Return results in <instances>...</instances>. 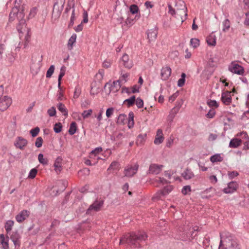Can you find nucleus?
Returning a JSON list of instances; mask_svg holds the SVG:
<instances>
[{"label":"nucleus","instance_id":"nucleus-36","mask_svg":"<svg viewBox=\"0 0 249 249\" xmlns=\"http://www.w3.org/2000/svg\"><path fill=\"white\" fill-rule=\"evenodd\" d=\"M62 129V125L61 123L55 124L53 126V130L56 133H59Z\"/></svg>","mask_w":249,"mask_h":249},{"label":"nucleus","instance_id":"nucleus-59","mask_svg":"<svg viewBox=\"0 0 249 249\" xmlns=\"http://www.w3.org/2000/svg\"><path fill=\"white\" fill-rule=\"evenodd\" d=\"M83 19L81 22L82 23H86L88 22V14L86 11L84 10L83 12Z\"/></svg>","mask_w":249,"mask_h":249},{"label":"nucleus","instance_id":"nucleus-47","mask_svg":"<svg viewBox=\"0 0 249 249\" xmlns=\"http://www.w3.org/2000/svg\"><path fill=\"white\" fill-rule=\"evenodd\" d=\"M39 131V128L38 127H36L33 129H32L30 130V133L33 137H35L38 135Z\"/></svg>","mask_w":249,"mask_h":249},{"label":"nucleus","instance_id":"nucleus-30","mask_svg":"<svg viewBox=\"0 0 249 249\" xmlns=\"http://www.w3.org/2000/svg\"><path fill=\"white\" fill-rule=\"evenodd\" d=\"M73 10L72 11L71 16L70 18V21L68 25V27L69 28H71L74 24V21L75 19V9H74V4H72V6Z\"/></svg>","mask_w":249,"mask_h":249},{"label":"nucleus","instance_id":"nucleus-15","mask_svg":"<svg viewBox=\"0 0 249 249\" xmlns=\"http://www.w3.org/2000/svg\"><path fill=\"white\" fill-rule=\"evenodd\" d=\"M21 10L22 9H20L19 6H18L17 5L13 8L9 14V20L11 21H13L16 16L17 17L18 19L19 18H18L19 14L20 12H21Z\"/></svg>","mask_w":249,"mask_h":249},{"label":"nucleus","instance_id":"nucleus-5","mask_svg":"<svg viewBox=\"0 0 249 249\" xmlns=\"http://www.w3.org/2000/svg\"><path fill=\"white\" fill-rule=\"evenodd\" d=\"M21 235L18 230L13 231L10 234V238L13 242L15 249H18L21 244Z\"/></svg>","mask_w":249,"mask_h":249},{"label":"nucleus","instance_id":"nucleus-1","mask_svg":"<svg viewBox=\"0 0 249 249\" xmlns=\"http://www.w3.org/2000/svg\"><path fill=\"white\" fill-rule=\"evenodd\" d=\"M147 235L144 231L131 232L124 235L120 239V245L127 244L133 248H141V243L145 241Z\"/></svg>","mask_w":249,"mask_h":249},{"label":"nucleus","instance_id":"nucleus-63","mask_svg":"<svg viewBox=\"0 0 249 249\" xmlns=\"http://www.w3.org/2000/svg\"><path fill=\"white\" fill-rule=\"evenodd\" d=\"M101 151H102V148L101 147H97L91 152L90 154L96 155Z\"/></svg>","mask_w":249,"mask_h":249},{"label":"nucleus","instance_id":"nucleus-24","mask_svg":"<svg viewBox=\"0 0 249 249\" xmlns=\"http://www.w3.org/2000/svg\"><path fill=\"white\" fill-rule=\"evenodd\" d=\"M57 107L59 111H60L65 117H68V111L64 104L62 103H59L57 104Z\"/></svg>","mask_w":249,"mask_h":249},{"label":"nucleus","instance_id":"nucleus-60","mask_svg":"<svg viewBox=\"0 0 249 249\" xmlns=\"http://www.w3.org/2000/svg\"><path fill=\"white\" fill-rule=\"evenodd\" d=\"M123 65L124 66L127 68V69H130L132 67L133 64L131 60H128L124 63H123Z\"/></svg>","mask_w":249,"mask_h":249},{"label":"nucleus","instance_id":"nucleus-28","mask_svg":"<svg viewBox=\"0 0 249 249\" xmlns=\"http://www.w3.org/2000/svg\"><path fill=\"white\" fill-rule=\"evenodd\" d=\"M77 130V124L75 122H72L71 124L69 129V133L71 135H73Z\"/></svg>","mask_w":249,"mask_h":249},{"label":"nucleus","instance_id":"nucleus-42","mask_svg":"<svg viewBox=\"0 0 249 249\" xmlns=\"http://www.w3.org/2000/svg\"><path fill=\"white\" fill-rule=\"evenodd\" d=\"M183 103V101L181 100L180 101L177 102L176 103V107H175L172 110V112L174 113H178L179 108L181 107Z\"/></svg>","mask_w":249,"mask_h":249},{"label":"nucleus","instance_id":"nucleus-17","mask_svg":"<svg viewBox=\"0 0 249 249\" xmlns=\"http://www.w3.org/2000/svg\"><path fill=\"white\" fill-rule=\"evenodd\" d=\"M164 139L162 130L160 129H158L156 136L154 141V143L157 145L160 144L162 142Z\"/></svg>","mask_w":249,"mask_h":249},{"label":"nucleus","instance_id":"nucleus-25","mask_svg":"<svg viewBox=\"0 0 249 249\" xmlns=\"http://www.w3.org/2000/svg\"><path fill=\"white\" fill-rule=\"evenodd\" d=\"M135 101H136V96H135V95H133L130 98L125 99L123 103L124 104L126 103L127 107H130L134 105V104L135 103Z\"/></svg>","mask_w":249,"mask_h":249},{"label":"nucleus","instance_id":"nucleus-44","mask_svg":"<svg viewBox=\"0 0 249 249\" xmlns=\"http://www.w3.org/2000/svg\"><path fill=\"white\" fill-rule=\"evenodd\" d=\"M37 173V170L36 168H33L31 170V171L29 172V175L28 178H29L33 179L34 178Z\"/></svg>","mask_w":249,"mask_h":249},{"label":"nucleus","instance_id":"nucleus-45","mask_svg":"<svg viewBox=\"0 0 249 249\" xmlns=\"http://www.w3.org/2000/svg\"><path fill=\"white\" fill-rule=\"evenodd\" d=\"M135 103L138 108H141L143 107V101L140 97L136 99Z\"/></svg>","mask_w":249,"mask_h":249},{"label":"nucleus","instance_id":"nucleus-38","mask_svg":"<svg viewBox=\"0 0 249 249\" xmlns=\"http://www.w3.org/2000/svg\"><path fill=\"white\" fill-rule=\"evenodd\" d=\"M54 69H55V67H54V65H52L50 66V67H49V68L48 69V70H47V72H46V76L47 78L51 77V76H52L54 72Z\"/></svg>","mask_w":249,"mask_h":249},{"label":"nucleus","instance_id":"nucleus-22","mask_svg":"<svg viewBox=\"0 0 249 249\" xmlns=\"http://www.w3.org/2000/svg\"><path fill=\"white\" fill-rule=\"evenodd\" d=\"M146 136H147L146 134H139L137 137V141L136 142V144L138 146L143 145L145 141Z\"/></svg>","mask_w":249,"mask_h":249},{"label":"nucleus","instance_id":"nucleus-39","mask_svg":"<svg viewBox=\"0 0 249 249\" xmlns=\"http://www.w3.org/2000/svg\"><path fill=\"white\" fill-rule=\"evenodd\" d=\"M9 239V237L8 236H7L6 239L4 240H3L2 241H0V243L1 244L2 248L3 249H9V244H8Z\"/></svg>","mask_w":249,"mask_h":249},{"label":"nucleus","instance_id":"nucleus-27","mask_svg":"<svg viewBox=\"0 0 249 249\" xmlns=\"http://www.w3.org/2000/svg\"><path fill=\"white\" fill-rule=\"evenodd\" d=\"M76 35L75 34H73L69 39L68 47L69 50H71L72 49L73 43L76 41Z\"/></svg>","mask_w":249,"mask_h":249},{"label":"nucleus","instance_id":"nucleus-23","mask_svg":"<svg viewBox=\"0 0 249 249\" xmlns=\"http://www.w3.org/2000/svg\"><path fill=\"white\" fill-rule=\"evenodd\" d=\"M62 160V158L60 157H58L55 161L54 163V166L55 167L54 170L57 173L60 172L62 169L61 166Z\"/></svg>","mask_w":249,"mask_h":249},{"label":"nucleus","instance_id":"nucleus-26","mask_svg":"<svg viewBox=\"0 0 249 249\" xmlns=\"http://www.w3.org/2000/svg\"><path fill=\"white\" fill-rule=\"evenodd\" d=\"M14 222L13 220H8L6 222L4 228L7 233H9L12 230V227L14 226Z\"/></svg>","mask_w":249,"mask_h":249},{"label":"nucleus","instance_id":"nucleus-48","mask_svg":"<svg viewBox=\"0 0 249 249\" xmlns=\"http://www.w3.org/2000/svg\"><path fill=\"white\" fill-rule=\"evenodd\" d=\"M92 112V110L91 109H89L88 110H84L82 113V116L84 119H86L91 115Z\"/></svg>","mask_w":249,"mask_h":249},{"label":"nucleus","instance_id":"nucleus-35","mask_svg":"<svg viewBox=\"0 0 249 249\" xmlns=\"http://www.w3.org/2000/svg\"><path fill=\"white\" fill-rule=\"evenodd\" d=\"M129 10L132 14H137L139 11V8L138 5L135 4L130 5Z\"/></svg>","mask_w":249,"mask_h":249},{"label":"nucleus","instance_id":"nucleus-10","mask_svg":"<svg viewBox=\"0 0 249 249\" xmlns=\"http://www.w3.org/2000/svg\"><path fill=\"white\" fill-rule=\"evenodd\" d=\"M238 188V184L236 181H231L228 184V187L225 188L223 191L225 194H231L235 191Z\"/></svg>","mask_w":249,"mask_h":249},{"label":"nucleus","instance_id":"nucleus-20","mask_svg":"<svg viewBox=\"0 0 249 249\" xmlns=\"http://www.w3.org/2000/svg\"><path fill=\"white\" fill-rule=\"evenodd\" d=\"M182 177L185 180H188L194 177V174L191 169L186 168L185 171L181 174Z\"/></svg>","mask_w":249,"mask_h":249},{"label":"nucleus","instance_id":"nucleus-40","mask_svg":"<svg viewBox=\"0 0 249 249\" xmlns=\"http://www.w3.org/2000/svg\"><path fill=\"white\" fill-rule=\"evenodd\" d=\"M230 21L228 19H226L223 22V25L224 26L223 28V31L224 32H226L230 28Z\"/></svg>","mask_w":249,"mask_h":249},{"label":"nucleus","instance_id":"nucleus-57","mask_svg":"<svg viewBox=\"0 0 249 249\" xmlns=\"http://www.w3.org/2000/svg\"><path fill=\"white\" fill-rule=\"evenodd\" d=\"M114 109L113 107L108 108L106 110V116L107 118H109L113 114Z\"/></svg>","mask_w":249,"mask_h":249},{"label":"nucleus","instance_id":"nucleus-33","mask_svg":"<svg viewBox=\"0 0 249 249\" xmlns=\"http://www.w3.org/2000/svg\"><path fill=\"white\" fill-rule=\"evenodd\" d=\"M120 164L116 161H114L109 165L107 169V171L117 170L119 168Z\"/></svg>","mask_w":249,"mask_h":249},{"label":"nucleus","instance_id":"nucleus-4","mask_svg":"<svg viewBox=\"0 0 249 249\" xmlns=\"http://www.w3.org/2000/svg\"><path fill=\"white\" fill-rule=\"evenodd\" d=\"M65 0H54L52 11V18L55 19H58L64 8Z\"/></svg>","mask_w":249,"mask_h":249},{"label":"nucleus","instance_id":"nucleus-16","mask_svg":"<svg viewBox=\"0 0 249 249\" xmlns=\"http://www.w3.org/2000/svg\"><path fill=\"white\" fill-rule=\"evenodd\" d=\"M163 165H159L156 164H151L149 168L148 173L149 174L157 175L160 173Z\"/></svg>","mask_w":249,"mask_h":249},{"label":"nucleus","instance_id":"nucleus-18","mask_svg":"<svg viewBox=\"0 0 249 249\" xmlns=\"http://www.w3.org/2000/svg\"><path fill=\"white\" fill-rule=\"evenodd\" d=\"M157 34L158 32L156 28L148 30L147 32V35L149 41L150 42L155 40L157 37Z\"/></svg>","mask_w":249,"mask_h":249},{"label":"nucleus","instance_id":"nucleus-62","mask_svg":"<svg viewBox=\"0 0 249 249\" xmlns=\"http://www.w3.org/2000/svg\"><path fill=\"white\" fill-rule=\"evenodd\" d=\"M237 136L238 137H241L242 138H247L248 139H249V137L246 132L243 131L240 132L237 134Z\"/></svg>","mask_w":249,"mask_h":249},{"label":"nucleus","instance_id":"nucleus-21","mask_svg":"<svg viewBox=\"0 0 249 249\" xmlns=\"http://www.w3.org/2000/svg\"><path fill=\"white\" fill-rule=\"evenodd\" d=\"M242 143V140L237 138L231 139L229 143V147L231 148H237Z\"/></svg>","mask_w":249,"mask_h":249},{"label":"nucleus","instance_id":"nucleus-41","mask_svg":"<svg viewBox=\"0 0 249 249\" xmlns=\"http://www.w3.org/2000/svg\"><path fill=\"white\" fill-rule=\"evenodd\" d=\"M190 44L194 48H197L199 45V40L196 38H192L190 40Z\"/></svg>","mask_w":249,"mask_h":249},{"label":"nucleus","instance_id":"nucleus-46","mask_svg":"<svg viewBox=\"0 0 249 249\" xmlns=\"http://www.w3.org/2000/svg\"><path fill=\"white\" fill-rule=\"evenodd\" d=\"M66 68L63 66L60 69V71L58 75V80H62V77L65 75Z\"/></svg>","mask_w":249,"mask_h":249},{"label":"nucleus","instance_id":"nucleus-19","mask_svg":"<svg viewBox=\"0 0 249 249\" xmlns=\"http://www.w3.org/2000/svg\"><path fill=\"white\" fill-rule=\"evenodd\" d=\"M230 94V92L227 91L226 93L223 92L221 96V101L222 102L226 105H228L231 102V96H229Z\"/></svg>","mask_w":249,"mask_h":249},{"label":"nucleus","instance_id":"nucleus-43","mask_svg":"<svg viewBox=\"0 0 249 249\" xmlns=\"http://www.w3.org/2000/svg\"><path fill=\"white\" fill-rule=\"evenodd\" d=\"M177 113H174V112H172V110H171L169 115L167 117V121L168 122L169 125L171 124L173 121V119L175 118V115Z\"/></svg>","mask_w":249,"mask_h":249},{"label":"nucleus","instance_id":"nucleus-8","mask_svg":"<svg viewBox=\"0 0 249 249\" xmlns=\"http://www.w3.org/2000/svg\"><path fill=\"white\" fill-rule=\"evenodd\" d=\"M229 70L231 72L241 75H244L245 70L243 67L238 64L232 63L231 66H230Z\"/></svg>","mask_w":249,"mask_h":249},{"label":"nucleus","instance_id":"nucleus-7","mask_svg":"<svg viewBox=\"0 0 249 249\" xmlns=\"http://www.w3.org/2000/svg\"><path fill=\"white\" fill-rule=\"evenodd\" d=\"M23 11L24 10L23 7H22V10L19 14L18 18H19L18 19V23L17 26V29L19 33H22V29L24 28V27H26V21L25 19L24 18V14L23 13Z\"/></svg>","mask_w":249,"mask_h":249},{"label":"nucleus","instance_id":"nucleus-6","mask_svg":"<svg viewBox=\"0 0 249 249\" xmlns=\"http://www.w3.org/2000/svg\"><path fill=\"white\" fill-rule=\"evenodd\" d=\"M104 202V201L103 200H98L96 199L91 205L89 206V208L87 210L86 213L88 214H91L92 211H94L95 212L99 211L103 206Z\"/></svg>","mask_w":249,"mask_h":249},{"label":"nucleus","instance_id":"nucleus-64","mask_svg":"<svg viewBox=\"0 0 249 249\" xmlns=\"http://www.w3.org/2000/svg\"><path fill=\"white\" fill-rule=\"evenodd\" d=\"M246 18L244 21V24L249 26V12L246 13Z\"/></svg>","mask_w":249,"mask_h":249},{"label":"nucleus","instance_id":"nucleus-37","mask_svg":"<svg viewBox=\"0 0 249 249\" xmlns=\"http://www.w3.org/2000/svg\"><path fill=\"white\" fill-rule=\"evenodd\" d=\"M173 189V188L172 186L169 185L164 187V188L161 190L163 193V196H165L170 193L172 191Z\"/></svg>","mask_w":249,"mask_h":249},{"label":"nucleus","instance_id":"nucleus-14","mask_svg":"<svg viewBox=\"0 0 249 249\" xmlns=\"http://www.w3.org/2000/svg\"><path fill=\"white\" fill-rule=\"evenodd\" d=\"M171 74V69L169 67L162 68L161 70V78L163 80H167Z\"/></svg>","mask_w":249,"mask_h":249},{"label":"nucleus","instance_id":"nucleus-49","mask_svg":"<svg viewBox=\"0 0 249 249\" xmlns=\"http://www.w3.org/2000/svg\"><path fill=\"white\" fill-rule=\"evenodd\" d=\"M207 105L210 107H217L218 104L215 100H209L207 101Z\"/></svg>","mask_w":249,"mask_h":249},{"label":"nucleus","instance_id":"nucleus-11","mask_svg":"<svg viewBox=\"0 0 249 249\" xmlns=\"http://www.w3.org/2000/svg\"><path fill=\"white\" fill-rule=\"evenodd\" d=\"M27 143L28 141L26 139L22 138V137H18L14 144L17 148L23 150L27 145Z\"/></svg>","mask_w":249,"mask_h":249},{"label":"nucleus","instance_id":"nucleus-2","mask_svg":"<svg viewBox=\"0 0 249 249\" xmlns=\"http://www.w3.org/2000/svg\"><path fill=\"white\" fill-rule=\"evenodd\" d=\"M220 242L218 249H241L237 239L231 233L225 231L220 233Z\"/></svg>","mask_w":249,"mask_h":249},{"label":"nucleus","instance_id":"nucleus-53","mask_svg":"<svg viewBox=\"0 0 249 249\" xmlns=\"http://www.w3.org/2000/svg\"><path fill=\"white\" fill-rule=\"evenodd\" d=\"M161 196H164L163 193L162 192L161 190H159L155 194L154 196L152 197V199L159 200L160 199Z\"/></svg>","mask_w":249,"mask_h":249},{"label":"nucleus","instance_id":"nucleus-9","mask_svg":"<svg viewBox=\"0 0 249 249\" xmlns=\"http://www.w3.org/2000/svg\"><path fill=\"white\" fill-rule=\"evenodd\" d=\"M121 81L120 80H118L117 81H114L112 84L107 83L105 86L104 89L106 90L107 88H108V93H109L111 91L114 92H117L121 88Z\"/></svg>","mask_w":249,"mask_h":249},{"label":"nucleus","instance_id":"nucleus-61","mask_svg":"<svg viewBox=\"0 0 249 249\" xmlns=\"http://www.w3.org/2000/svg\"><path fill=\"white\" fill-rule=\"evenodd\" d=\"M36 10L37 8L36 7H34L31 10L29 15L30 18H32L35 17L36 13Z\"/></svg>","mask_w":249,"mask_h":249},{"label":"nucleus","instance_id":"nucleus-50","mask_svg":"<svg viewBox=\"0 0 249 249\" xmlns=\"http://www.w3.org/2000/svg\"><path fill=\"white\" fill-rule=\"evenodd\" d=\"M56 112V109L54 107H52L47 110V113L50 117L55 116Z\"/></svg>","mask_w":249,"mask_h":249},{"label":"nucleus","instance_id":"nucleus-32","mask_svg":"<svg viewBox=\"0 0 249 249\" xmlns=\"http://www.w3.org/2000/svg\"><path fill=\"white\" fill-rule=\"evenodd\" d=\"M186 74L185 73H182L181 74V78L178 80V86L179 87H182L185 82Z\"/></svg>","mask_w":249,"mask_h":249},{"label":"nucleus","instance_id":"nucleus-52","mask_svg":"<svg viewBox=\"0 0 249 249\" xmlns=\"http://www.w3.org/2000/svg\"><path fill=\"white\" fill-rule=\"evenodd\" d=\"M43 139L41 137L36 138L35 145L37 148H40L42 146L43 143Z\"/></svg>","mask_w":249,"mask_h":249},{"label":"nucleus","instance_id":"nucleus-54","mask_svg":"<svg viewBox=\"0 0 249 249\" xmlns=\"http://www.w3.org/2000/svg\"><path fill=\"white\" fill-rule=\"evenodd\" d=\"M191 189L190 186L186 185L183 187V188L181 190V193L184 195H186L188 194V192H191Z\"/></svg>","mask_w":249,"mask_h":249},{"label":"nucleus","instance_id":"nucleus-12","mask_svg":"<svg viewBox=\"0 0 249 249\" xmlns=\"http://www.w3.org/2000/svg\"><path fill=\"white\" fill-rule=\"evenodd\" d=\"M29 211L24 210L20 212L18 215H16V219L18 222H22L27 217H28V216H29Z\"/></svg>","mask_w":249,"mask_h":249},{"label":"nucleus","instance_id":"nucleus-51","mask_svg":"<svg viewBox=\"0 0 249 249\" xmlns=\"http://www.w3.org/2000/svg\"><path fill=\"white\" fill-rule=\"evenodd\" d=\"M215 115V111L214 109H211L209 112L206 114V116L208 118H213Z\"/></svg>","mask_w":249,"mask_h":249},{"label":"nucleus","instance_id":"nucleus-13","mask_svg":"<svg viewBox=\"0 0 249 249\" xmlns=\"http://www.w3.org/2000/svg\"><path fill=\"white\" fill-rule=\"evenodd\" d=\"M139 165L136 164L134 167L131 166L125 168L124 171L125 176L131 177L133 176L137 172L138 169Z\"/></svg>","mask_w":249,"mask_h":249},{"label":"nucleus","instance_id":"nucleus-31","mask_svg":"<svg viewBox=\"0 0 249 249\" xmlns=\"http://www.w3.org/2000/svg\"><path fill=\"white\" fill-rule=\"evenodd\" d=\"M207 42L209 46H215L216 44V39L215 37L210 36L207 37Z\"/></svg>","mask_w":249,"mask_h":249},{"label":"nucleus","instance_id":"nucleus-58","mask_svg":"<svg viewBox=\"0 0 249 249\" xmlns=\"http://www.w3.org/2000/svg\"><path fill=\"white\" fill-rule=\"evenodd\" d=\"M179 92L178 91H176L174 93L172 96H170L169 98V102H173L177 97L178 96Z\"/></svg>","mask_w":249,"mask_h":249},{"label":"nucleus","instance_id":"nucleus-29","mask_svg":"<svg viewBox=\"0 0 249 249\" xmlns=\"http://www.w3.org/2000/svg\"><path fill=\"white\" fill-rule=\"evenodd\" d=\"M223 160V158L221 157L220 154H215L210 158V160L212 162L214 163L217 161L221 162Z\"/></svg>","mask_w":249,"mask_h":249},{"label":"nucleus","instance_id":"nucleus-55","mask_svg":"<svg viewBox=\"0 0 249 249\" xmlns=\"http://www.w3.org/2000/svg\"><path fill=\"white\" fill-rule=\"evenodd\" d=\"M228 175L229 178L232 179L235 177L238 176L239 175V173L237 171H233L231 172H229L228 173Z\"/></svg>","mask_w":249,"mask_h":249},{"label":"nucleus","instance_id":"nucleus-34","mask_svg":"<svg viewBox=\"0 0 249 249\" xmlns=\"http://www.w3.org/2000/svg\"><path fill=\"white\" fill-rule=\"evenodd\" d=\"M38 159L39 162L43 165H47L48 164V160L43 158V155L42 153L39 154Z\"/></svg>","mask_w":249,"mask_h":249},{"label":"nucleus","instance_id":"nucleus-3","mask_svg":"<svg viewBox=\"0 0 249 249\" xmlns=\"http://www.w3.org/2000/svg\"><path fill=\"white\" fill-rule=\"evenodd\" d=\"M198 228L195 229L189 226H185L182 228L181 239L183 241H191L197 235Z\"/></svg>","mask_w":249,"mask_h":249},{"label":"nucleus","instance_id":"nucleus-56","mask_svg":"<svg viewBox=\"0 0 249 249\" xmlns=\"http://www.w3.org/2000/svg\"><path fill=\"white\" fill-rule=\"evenodd\" d=\"M126 117V116L124 114H120L118 118L117 123L118 124H124V121Z\"/></svg>","mask_w":249,"mask_h":249}]
</instances>
